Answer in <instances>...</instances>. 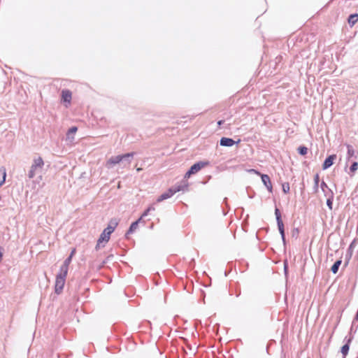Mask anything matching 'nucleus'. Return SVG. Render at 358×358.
Here are the masks:
<instances>
[{"instance_id":"f257e3e1","label":"nucleus","mask_w":358,"mask_h":358,"mask_svg":"<svg viewBox=\"0 0 358 358\" xmlns=\"http://www.w3.org/2000/svg\"><path fill=\"white\" fill-rule=\"evenodd\" d=\"M67 273L60 272L56 275L55 289L57 294H60L65 285Z\"/></svg>"},{"instance_id":"f03ea898","label":"nucleus","mask_w":358,"mask_h":358,"mask_svg":"<svg viewBox=\"0 0 358 358\" xmlns=\"http://www.w3.org/2000/svg\"><path fill=\"white\" fill-rule=\"evenodd\" d=\"M44 166V162L41 157H38L34 159L33 164L29 171L28 176L29 178H33L38 169H41Z\"/></svg>"},{"instance_id":"7ed1b4c3","label":"nucleus","mask_w":358,"mask_h":358,"mask_svg":"<svg viewBox=\"0 0 358 358\" xmlns=\"http://www.w3.org/2000/svg\"><path fill=\"white\" fill-rule=\"evenodd\" d=\"M134 152H130V153H127V154L122 155H117L115 157H113L110 158L106 162V166L110 168V167L113 166V165L119 164L120 162H122L124 159L134 157Z\"/></svg>"},{"instance_id":"20e7f679","label":"nucleus","mask_w":358,"mask_h":358,"mask_svg":"<svg viewBox=\"0 0 358 358\" xmlns=\"http://www.w3.org/2000/svg\"><path fill=\"white\" fill-rule=\"evenodd\" d=\"M207 165H208V162H199L198 163L194 164V165H192L190 167L189 170L185 173V177L189 178L192 175L196 173L202 168L205 167Z\"/></svg>"},{"instance_id":"39448f33","label":"nucleus","mask_w":358,"mask_h":358,"mask_svg":"<svg viewBox=\"0 0 358 358\" xmlns=\"http://www.w3.org/2000/svg\"><path fill=\"white\" fill-rule=\"evenodd\" d=\"M181 189H182L180 185L171 187V188L169 189L166 192L163 193L161 196H159L157 198V201L161 202L165 199H167L170 198L171 196H172L176 192H180Z\"/></svg>"},{"instance_id":"423d86ee","label":"nucleus","mask_w":358,"mask_h":358,"mask_svg":"<svg viewBox=\"0 0 358 358\" xmlns=\"http://www.w3.org/2000/svg\"><path fill=\"white\" fill-rule=\"evenodd\" d=\"M250 172H253L257 175H259L261 176V178H262V180L263 182V183L264 184V185L266 187L267 189L270 192H272V189H273V186H272V183H271V179L269 178V176L266 174H261L259 171L255 170V169H251L249 171Z\"/></svg>"},{"instance_id":"0eeeda50","label":"nucleus","mask_w":358,"mask_h":358,"mask_svg":"<svg viewBox=\"0 0 358 358\" xmlns=\"http://www.w3.org/2000/svg\"><path fill=\"white\" fill-rule=\"evenodd\" d=\"M275 215L276 216V220H277L279 231L281 234L282 238L284 240L285 239L284 224H283L282 220L281 219L280 212L278 208H276L275 210Z\"/></svg>"},{"instance_id":"6e6552de","label":"nucleus","mask_w":358,"mask_h":358,"mask_svg":"<svg viewBox=\"0 0 358 358\" xmlns=\"http://www.w3.org/2000/svg\"><path fill=\"white\" fill-rule=\"evenodd\" d=\"M110 235L106 232L105 231H103L101 234L100 235V237L99 238L97 241V244L96 245V250L99 249L101 247H103L104 244L102 245L103 243H106L110 240Z\"/></svg>"},{"instance_id":"1a4fd4ad","label":"nucleus","mask_w":358,"mask_h":358,"mask_svg":"<svg viewBox=\"0 0 358 358\" xmlns=\"http://www.w3.org/2000/svg\"><path fill=\"white\" fill-rule=\"evenodd\" d=\"M72 99V93L69 90H63L62 91V101L65 103V106L68 107Z\"/></svg>"},{"instance_id":"9d476101","label":"nucleus","mask_w":358,"mask_h":358,"mask_svg":"<svg viewBox=\"0 0 358 358\" xmlns=\"http://www.w3.org/2000/svg\"><path fill=\"white\" fill-rule=\"evenodd\" d=\"M241 142V139H238L236 142L234 141L232 138L222 137L220 139V145L222 146L225 147H231L234 145L235 143H239Z\"/></svg>"},{"instance_id":"9b49d317","label":"nucleus","mask_w":358,"mask_h":358,"mask_svg":"<svg viewBox=\"0 0 358 358\" xmlns=\"http://www.w3.org/2000/svg\"><path fill=\"white\" fill-rule=\"evenodd\" d=\"M336 159V155H331L330 156H329L324 162L323 164H322V169H327L328 168H329L333 164H334V160Z\"/></svg>"},{"instance_id":"f8f14e48","label":"nucleus","mask_w":358,"mask_h":358,"mask_svg":"<svg viewBox=\"0 0 358 358\" xmlns=\"http://www.w3.org/2000/svg\"><path fill=\"white\" fill-rule=\"evenodd\" d=\"M71 257H68L64 262L63 265L60 268V272L65 273L68 274L69 266L71 262Z\"/></svg>"},{"instance_id":"ddd939ff","label":"nucleus","mask_w":358,"mask_h":358,"mask_svg":"<svg viewBox=\"0 0 358 358\" xmlns=\"http://www.w3.org/2000/svg\"><path fill=\"white\" fill-rule=\"evenodd\" d=\"M110 224H113V226L108 224V226L103 230L106 232H108L110 235L114 231L115 229L118 224V222L116 220H110Z\"/></svg>"},{"instance_id":"4468645a","label":"nucleus","mask_w":358,"mask_h":358,"mask_svg":"<svg viewBox=\"0 0 358 358\" xmlns=\"http://www.w3.org/2000/svg\"><path fill=\"white\" fill-rule=\"evenodd\" d=\"M110 224H113V226L108 224V226L103 230L106 232H108L110 235L114 231L115 229L118 224V222L116 220H110Z\"/></svg>"},{"instance_id":"2eb2a0df","label":"nucleus","mask_w":358,"mask_h":358,"mask_svg":"<svg viewBox=\"0 0 358 358\" xmlns=\"http://www.w3.org/2000/svg\"><path fill=\"white\" fill-rule=\"evenodd\" d=\"M348 23L352 27L358 22V14H352L348 17Z\"/></svg>"},{"instance_id":"dca6fc26","label":"nucleus","mask_w":358,"mask_h":358,"mask_svg":"<svg viewBox=\"0 0 358 358\" xmlns=\"http://www.w3.org/2000/svg\"><path fill=\"white\" fill-rule=\"evenodd\" d=\"M6 177V169L2 167L0 169V187L5 182Z\"/></svg>"},{"instance_id":"f3484780","label":"nucleus","mask_w":358,"mask_h":358,"mask_svg":"<svg viewBox=\"0 0 358 358\" xmlns=\"http://www.w3.org/2000/svg\"><path fill=\"white\" fill-rule=\"evenodd\" d=\"M77 131H78L77 127H71L66 134L67 138L73 139V136L77 132Z\"/></svg>"},{"instance_id":"a211bd4d","label":"nucleus","mask_w":358,"mask_h":358,"mask_svg":"<svg viewBox=\"0 0 358 358\" xmlns=\"http://www.w3.org/2000/svg\"><path fill=\"white\" fill-rule=\"evenodd\" d=\"M341 262L342 261L341 259L339 260H337L334 264L333 266H331V271L334 273H336L338 271V268L339 266H341Z\"/></svg>"},{"instance_id":"6ab92c4d","label":"nucleus","mask_w":358,"mask_h":358,"mask_svg":"<svg viewBox=\"0 0 358 358\" xmlns=\"http://www.w3.org/2000/svg\"><path fill=\"white\" fill-rule=\"evenodd\" d=\"M347 148H348V159H350V157H352L355 155V150H354L352 146L350 145H348Z\"/></svg>"},{"instance_id":"aec40b11","label":"nucleus","mask_w":358,"mask_h":358,"mask_svg":"<svg viewBox=\"0 0 358 358\" xmlns=\"http://www.w3.org/2000/svg\"><path fill=\"white\" fill-rule=\"evenodd\" d=\"M138 221H136V222H133V223L131 224V226H130V227H129V231H128V232H127V236L129 234L134 232V231L137 229V227H138Z\"/></svg>"},{"instance_id":"412c9836","label":"nucleus","mask_w":358,"mask_h":358,"mask_svg":"<svg viewBox=\"0 0 358 358\" xmlns=\"http://www.w3.org/2000/svg\"><path fill=\"white\" fill-rule=\"evenodd\" d=\"M349 348H350V347H349L348 343V344L344 345L341 348V352H342V354H343V357H344L348 355V351H349Z\"/></svg>"},{"instance_id":"4be33fe9","label":"nucleus","mask_w":358,"mask_h":358,"mask_svg":"<svg viewBox=\"0 0 358 358\" xmlns=\"http://www.w3.org/2000/svg\"><path fill=\"white\" fill-rule=\"evenodd\" d=\"M298 152L301 155H306L308 153V148L305 146H300L298 148Z\"/></svg>"},{"instance_id":"5701e85b","label":"nucleus","mask_w":358,"mask_h":358,"mask_svg":"<svg viewBox=\"0 0 358 358\" xmlns=\"http://www.w3.org/2000/svg\"><path fill=\"white\" fill-rule=\"evenodd\" d=\"M358 169V163L355 162L350 166V171L354 173Z\"/></svg>"},{"instance_id":"b1692460","label":"nucleus","mask_w":358,"mask_h":358,"mask_svg":"<svg viewBox=\"0 0 358 358\" xmlns=\"http://www.w3.org/2000/svg\"><path fill=\"white\" fill-rule=\"evenodd\" d=\"M282 190L284 193L287 194L289 192V183H285L282 185Z\"/></svg>"},{"instance_id":"393cba45","label":"nucleus","mask_w":358,"mask_h":358,"mask_svg":"<svg viewBox=\"0 0 358 358\" xmlns=\"http://www.w3.org/2000/svg\"><path fill=\"white\" fill-rule=\"evenodd\" d=\"M155 208L152 206L149 207L142 215V217L146 216L150 210H154Z\"/></svg>"},{"instance_id":"a878e982","label":"nucleus","mask_w":358,"mask_h":358,"mask_svg":"<svg viewBox=\"0 0 358 358\" xmlns=\"http://www.w3.org/2000/svg\"><path fill=\"white\" fill-rule=\"evenodd\" d=\"M76 248H73L69 257H71V259H72L73 257L74 256V255L76 254Z\"/></svg>"},{"instance_id":"bb28decb","label":"nucleus","mask_w":358,"mask_h":358,"mask_svg":"<svg viewBox=\"0 0 358 358\" xmlns=\"http://www.w3.org/2000/svg\"><path fill=\"white\" fill-rule=\"evenodd\" d=\"M223 123H224V120H220V121H218V122H217V124H218V125H221V124H222Z\"/></svg>"},{"instance_id":"cd10ccee","label":"nucleus","mask_w":358,"mask_h":358,"mask_svg":"<svg viewBox=\"0 0 358 358\" xmlns=\"http://www.w3.org/2000/svg\"><path fill=\"white\" fill-rule=\"evenodd\" d=\"M327 204L329 206V208H331V202L329 200L327 201Z\"/></svg>"},{"instance_id":"c85d7f7f","label":"nucleus","mask_w":358,"mask_h":358,"mask_svg":"<svg viewBox=\"0 0 358 358\" xmlns=\"http://www.w3.org/2000/svg\"><path fill=\"white\" fill-rule=\"evenodd\" d=\"M141 170H142V169H141V168H137V169H136V171H141Z\"/></svg>"},{"instance_id":"c756f323","label":"nucleus","mask_w":358,"mask_h":358,"mask_svg":"<svg viewBox=\"0 0 358 358\" xmlns=\"http://www.w3.org/2000/svg\"><path fill=\"white\" fill-rule=\"evenodd\" d=\"M317 180H318V176L317 175V176H316L315 180H316V181H317Z\"/></svg>"},{"instance_id":"7c9ffc66","label":"nucleus","mask_w":358,"mask_h":358,"mask_svg":"<svg viewBox=\"0 0 358 358\" xmlns=\"http://www.w3.org/2000/svg\"><path fill=\"white\" fill-rule=\"evenodd\" d=\"M2 257V253L0 252V259H1Z\"/></svg>"},{"instance_id":"2f4dec72","label":"nucleus","mask_w":358,"mask_h":358,"mask_svg":"<svg viewBox=\"0 0 358 358\" xmlns=\"http://www.w3.org/2000/svg\"><path fill=\"white\" fill-rule=\"evenodd\" d=\"M357 358H358V357H357Z\"/></svg>"}]
</instances>
